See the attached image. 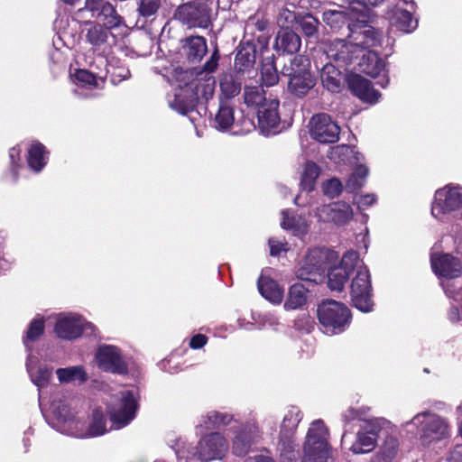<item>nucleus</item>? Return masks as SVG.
I'll return each mask as SVG.
<instances>
[{
    "mask_svg": "<svg viewBox=\"0 0 462 462\" xmlns=\"http://www.w3.org/2000/svg\"><path fill=\"white\" fill-rule=\"evenodd\" d=\"M75 15L88 25L85 30V39L95 52L105 54L116 44V36L111 30L120 26L123 19L109 2L86 0L85 6L79 8Z\"/></svg>",
    "mask_w": 462,
    "mask_h": 462,
    "instance_id": "nucleus-1",
    "label": "nucleus"
},
{
    "mask_svg": "<svg viewBox=\"0 0 462 462\" xmlns=\"http://www.w3.org/2000/svg\"><path fill=\"white\" fill-rule=\"evenodd\" d=\"M317 318L320 330L328 336L345 332L351 324L350 309L335 300H323L317 309Z\"/></svg>",
    "mask_w": 462,
    "mask_h": 462,
    "instance_id": "nucleus-2",
    "label": "nucleus"
},
{
    "mask_svg": "<svg viewBox=\"0 0 462 462\" xmlns=\"http://www.w3.org/2000/svg\"><path fill=\"white\" fill-rule=\"evenodd\" d=\"M337 259V254L333 250L320 247L309 249L295 275L304 282L313 284L321 283L326 278V273L330 264Z\"/></svg>",
    "mask_w": 462,
    "mask_h": 462,
    "instance_id": "nucleus-3",
    "label": "nucleus"
},
{
    "mask_svg": "<svg viewBox=\"0 0 462 462\" xmlns=\"http://www.w3.org/2000/svg\"><path fill=\"white\" fill-rule=\"evenodd\" d=\"M327 436L328 430L323 420H317L311 423L307 433L301 462H328L331 450Z\"/></svg>",
    "mask_w": 462,
    "mask_h": 462,
    "instance_id": "nucleus-4",
    "label": "nucleus"
},
{
    "mask_svg": "<svg viewBox=\"0 0 462 462\" xmlns=\"http://www.w3.org/2000/svg\"><path fill=\"white\" fill-rule=\"evenodd\" d=\"M138 402L132 391L121 392L117 399L107 407L112 430L127 426L136 415Z\"/></svg>",
    "mask_w": 462,
    "mask_h": 462,
    "instance_id": "nucleus-5",
    "label": "nucleus"
},
{
    "mask_svg": "<svg viewBox=\"0 0 462 462\" xmlns=\"http://www.w3.org/2000/svg\"><path fill=\"white\" fill-rule=\"evenodd\" d=\"M353 306L362 312H370L374 306L371 274L366 266L357 270L350 286Z\"/></svg>",
    "mask_w": 462,
    "mask_h": 462,
    "instance_id": "nucleus-6",
    "label": "nucleus"
},
{
    "mask_svg": "<svg viewBox=\"0 0 462 462\" xmlns=\"http://www.w3.org/2000/svg\"><path fill=\"white\" fill-rule=\"evenodd\" d=\"M211 11L206 3H186L177 8L174 18L189 29H207L212 24Z\"/></svg>",
    "mask_w": 462,
    "mask_h": 462,
    "instance_id": "nucleus-7",
    "label": "nucleus"
},
{
    "mask_svg": "<svg viewBox=\"0 0 462 462\" xmlns=\"http://www.w3.org/2000/svg\"><path fill=\"white\" fill-rule=\"evenodd\" d=\"M347 38L356 48L370 50L381 46L383 32L365 21H357L347 24Z\"/></svg>",
    "mask_w": 462,
    "mask_h": 462,
    "instance_id": "nucleus-8",
    "label": "nucleus"
},
{
    "mask_svg": "<svg viewBox=\"0 0 462 462\" xmlns=\"http://www.w3.org/2000/svg\"><path fill=\"white\" fill-rule=\"evenodd\" d=\"M358 254L355 251H347L344 254L339 264L332 266L326 273L328 286L331 291H342L346 282L355 270L358 260Z\"/></svg>",
    "mask_w": 462,
    "mask_h": 462,
    "instance_id": "nucleus-9",
    "label": "nucleus"
},
{
    "mask_svg": "<svg viewBox=\"0 0 462 462\" xmlns=\"http://www.w3.org/2000/svg\"><path fill=\"white\" fill-rule=\"evenodd\" d=\"M462 210V193L455 188L445 187L436 191L431 206L434 217L458 212Z\"/></svg>",
    "mask_w": 462,
    "mask_h": 462,
    "instance_id": "nucleus-10",
    "label": "nucleus"
},
{
    "mask_svg": "<svg viewBox=\"0 0 462 462\" xmlns=\"http://www.w3.org/2000/svg\"><path fill=\"white\" fill-rule=\"evenodd\" d=\"M227 448L228 444L224 435L219 432H211L198 442L195 456L205 462L221 459Z\"/></svg>",
    "mask_w": 462,
    "mask_h": 462,
    "instance_id": "nucleus-11",
    "label": "nucleus"
},
{
    "mask_svg": "<svg viewBox=\"0 0 462 462\" xmlns=\"http://www.w3.org/2000/svg\"><path fill=\"white\" fill-rule=\"evenodd\" d=\"M310 132L311 137L320 143H334L339 139L340 127L330 116L321 113L311 117Z\"/></svg>",
    "mask_w": 462,
    "mask_h": 462,
    "instance_id": "nucleus-12",
    "label": "nucleus"
},
{
    "mask_svg": "<svg viewBox=\"0 0 462 462\" xmlns=\"http://www.w3.org/2000/svg\"><path fill=\"white\" fill-rule=\"evenodd\" d=\"M94 332L95 327L86 322L81 317L77 315L60 316L55 325V333L62 339H75L82 335L85 330Z\"/></svg>",
    "mask_w": 462,
    "mask_h": 462,
    "instance_id": "nucleus-13",
    "label": "nucleus"
},
{
    "mask_svg": "<svg viewBox=\"0 0 462 462\" xmlns=\"http://www.w3.org/2000/svg\"><path fill=\"white\" fill-rule=\"evenodd\" d=\"M430 265L438 277L455 279L462 274V262L450 254H431Z\"/></svg>",
    "mask_w": 462,
    "mask_h": 462,
    "instance_id": "nucleus-14",
    "label": "nucleus"
},
{
    "mask_svg": "<svg viewBox=\"0 0 462 462\" xmlns=\"http://www.w3.org/2000/svg\"><path fill=\"white\" fill-rule=\"evenodd\" d=\"M261 431L255 423H245L236 432L232 441L233 453L244 457L250 452L252 447L259 442Z\"/></svg>",
    "mask_w": 462,
    "mask_h": 462,
    "instance_id": "nucleus-15",
    "label": "nucleus"
},
{
    "mask_svg": "<svg viewBox=\"0 0 462 462\" xmlns=\"http://www.w3.org/2000/svg\"><path fill=\"white\" fill-rule=\"evenodd\" d=\"M96 359L99 368L106 372L124 374L126 371L121 352L115 346H99L96 353Z\"/></svg>",
    "mask_w": 462,
    "mask_h": 462,
    "instance_id": "nucleus-16",
    "label": "nucleus"
},
{
    "mask_svg": "<svg viewBox=\"0 0 462 462\" xmlns=\"http://www.w3.org/2000/svg\"><path fill=\"white\" fill-rule=\"evenodd\" d=\"M280 102L278 99H270L263 103L257 110L258 126L262 133L269 134L276 133L281 123L279 113Z\"/></svg>",
    "mask_w": 462,
    "mask_h": 462,
    "instance_id": "nucleus-17",
    "label": "nucleus"
},
{
    "mask_svg": "<svg viewBox=\"0 0 462 462\" xmlns=\"http://www.w3.org/2000/svg\"><path fill=\"white\" fill-rule=\"evenodd\" d=\"M181 50L189 64H199L208 53V44L205 37L190 35L180 41Z\"/></svg>",
    "mask_w": 462,
    "mask_h": 462,
    "instance_id": "nucleus-18",
    "label": "nucleus"
},
{
    "mask_svg": "<svg viewBox=\"0 0 462 462\" xmlns=\"http://www.w3.org/2000/svg\"><path fill=\"white\" fill-rule=\"evenodd\" d=\"M381 429L379 426L367 423L356 434V440L350 450L354 454H365L373 451L377 445V438Z\"/></svg>",
    "mask_w": 462,
    "mask_h": 462,
    "instance_id": "nucleus-19",
    "label": "nucleus"
},
{
    "mask_svg": "<svg viewBox=\"0 0 462 462\" xmlns=\"http://www.w3.org/2000/svg\"><path fill=\"white\" fill-rule=\"evenodd\" d=\"M420 434L423 444H430L449 437L448 424L439 416H431L424 423Z\"/></svg>",
    "mask_w": 462,
    "mask_h": 462,
    "instance_id": "nucleus-20",
    "label": "nucleus"
},
{
    "mask_svg": "<svg viewBox=\"0 0 462 462\" xmlns=\"http://www.w3.org/2000/svg\"><path fill=\"white\" fill-rule=\"evenodd\" d=\"M348 87L353 95L365 102L376 103L381 96L379 91L374 88L370 80L357 74L350 77Z\"/></svg>",
    "mask_w": 462,
    "mask_h": 462,
    "instance_id": "nucleus-21",
    "label": "nucleus"
},
{
    "mask_svg": "<svg viewBox=\"0 0 462 462\" xmlns=\"http://www.w3.org/2000/svg\"><path fill=\"white\" fill-rule=\"evenodd\" d=\"M356 47L354 45L352 41L349 40L346 42L344 40L336 39L328 46L327 50V55L333 60L341 63L343 66H346L353 62L354 59L358 58L356 55Z\"/></svg>",
    "mask_w": 462,
    "mask_h": 462,
    "instance_id": "nucleus-22",
    "label": "nucleus"
},
{
    "mask_svg": "<svg viewBox=\"0 0 462 462\" xmlns=\"http://www.w3.org/2000/svg\"><path fill=\"white\" fill-rule=\"evenodd\" d=\"M320 212L324 215L328 221H331L336 225H345L348 223L354 216L351 206L345 201H336L328 205H323Z\"/></svg>",
    "mask_w": 462,
    "mask_h": 462,
    "instance_id": "nucleus-23",
    "label": "nucleus"
},
{
    "mask_svg": "<svg viewBox=\"0 0 462 462\" xmlns=\"http://www.w3.org/2000/svg\"><path fill=\"white\" fill-rule=\"evenodd\" d=\"M256 60V47L250 42H241L235 57V68L238 72L251 70Z\"/></svg>",
    "mask_w": 462,
    "mask_h": 462,
    "instance_id": "nucleus-24",
    "label": "nucleus"
},
{
    "mask_svg": "<svg viewBox=\"0 0 462 462\" xmlns=\"http://www.w3.org/2000/svg\"><path fill=\"white\" fill-rule=\"evenodd\" d=\"M281 74L286 79L300 78L313 74L310 59L305 55H296L285 63L282 68Z\"/></svg>",
    "mask_w": 462,
    "mask_h": 462,
    "instance_id": "nucleus-25",
    "label": "nucleus"
},
{
    "mask_svg": "<svg viewBox=\"0 0 462 462\" xmlns=\"http://www.w3.org/2000/svg\"><path fill=\"white\" fill-rule=\"evenodd\" d=\"M359 70L372 78H376L385 70V62L375 51L369 50L362 55L358 63Z\"/></svg>",
    "mask_w": 462,
    "mask_h": 462,
    "instance_id": "nucleus-26",
    "label": "nucleus"
},
{
    "mask_svg": "<svg viewBox=\"0 0 462 462\" xmlns=\"http://www.w3.org/2000/svg\"><path fill=\"white\" fill-rule=\"evenodd\" d=\"M300 45V37L295 32L289 28H282L279 30L274 43V47L278 51L293 54L299 51Z\"/></svg>",
    "mask_w": 462,
    "mask_h": 462,
    "instance_id": "nucleus-27",
    "label": "nucleus"
},
{
    "mask_svg": "<svg viewBox=\"0 0 462 462\" xmlns=\"http://www.w3.org/2000/svg\"><path fill=\"white\" fill-rule=\"evenodd\" d=\"M260 294L273 303L280 304L282 301L284 291L273 279L261 275L257 281Z\"/></svg>",
    "mask_w": 462,
    "mask_h": 462,
    "instance_id": "nucleus-28",
    "label": "nucleus"
},
{
    "mask_svg": "<svg viewBox=\"0 0 462 462\" xmlns=\"http://www.w3.org/2000/svg\"><path fill=\"white\" fill-rule=\"evenodd\" d=\"M317 79L314 74H308L300 78L287 79V90L295 97L303 98L316 86Z\"/></svg>",
    "mask_w": 462,
    "mask_h": 462,
    "instance_id": "nucleus-29",
    "label": "nucleus"
},
{
    "mask_svg": "<svg viewBox=\"0 0 462 462\" xmlns=\"http://www.w3.org/2000/svg\"><path fill=\"white\" fill-rule=\"evenodd\" d=\"M235 123V106L233 101L219 100L217 112L213 125L218 130H228Z\"/></svg>",
    "mask_w": 462,
    "mask_h": 462,
    "instance_id": "nucleus-30",
    "label": "nucleus"
},
{
    "mask_svg": "<svg viewBox=\"0 0 462 462\" xmlns=\"http://www.w3.org/2000/svg\"><path fill=\"white\" fill-rule=\"evenodd\" d=\"M342 72L331 63L323 66L320 73L322 86L332 93H338L342 87Z\"/></svg>",
    "mask_w": 462,
    "mask_h": 462,
    "instance_id": "nucleus-31",
    "label": "nucleus"
},
{
    "mask_svg": "<svg viewBox=\"0 0 462 462\" xmlns=\"http://www.w3.org/2000/svg\"><path fill=\"white\" fill-rule=\"evenodd\" d=\"M308 290L300 283L292 284L288 292V298L284 302L286 310H294L302 308L307 303Z\"/></svg>",
    "mask_w": 462,
    "mask_h": 462,
    "instance_id": "nucleus-32",
    "label": "nucleus"
},
{
    "mask_svg": "<svg viewBox=\"0 0 462 462\" xmlns=\"http://www.w3.org/2000/svg\"><path fill=\"white\" fill-rule=\"evenodd\" d=\"M302 416V412L297 406H291L282 419L280 433L295 435Z\"/></svg>",
    "mask_w": 462,
    "mask_h": 462,
    "instance_id": "nucleus-33",
    "label": "nucleus"
},
{
    "mask_svg": "<svg viewBox=\"0 0 462 462\" xmlns=\"http://www.w3.org/2000/svg\"><path fill=\"white\" fill-rule=\"evenodd\" d=\"M261 80L263 85L266 87H273L279 82V74L273 54L262 61Z\"/></svg>",
    "mask_w": 462,
    "mask_h": 462,
    "instance_id": "nucleus-34",
    "label": "nucleus"
},
{
    "mask_svg": "<svg viewBox=\"0 0 462 462\" xmlns=\"http://www.w3.org/2000/svg\"><path fill=\"white\" fill-rule=\"evenodd\" d=\"M56 374L59 381L62 383L74 382L82 383L88 380V374L80 365L59 368L56 371Z\"/></svg>",
    "mask_w": 462,
    "mask_h": 462,
    "instance_id": "nucleus-35",
    "label": "nucleus"
},
{
    "mask_svg": "<svg viewBox=\"0 0 462 462\" xmlns=\"http://www.w3.org/2000/svg\"><path fill=\"white\" fill-rule=\"evenodd\" d=\"M45 147L39 142L32 144L28 151V164L34 171L39 172L46 164Z\"/></svg>",
    "mask_w": 462,
    "mask_h": 462,
    "instance_id": "nucleus-36",
    "label": "nucleus"
},
{
    "mask_svg": "<svg viewBox=\"0 0 462 462\" xmlns=\"http://www.w3.org/2000/svg\"><path fill=\"white\" fill-rule=\"evenodd\" d=\"M221 95L219 100H230L241 91V83L230 74L224 75L220 79Z\"/></svg>",
    "mask_w": 462,
    "mask_h": 462,
    "instance_id": "nucleus-37",
    "label": "nucleus"
},
{
    "mask_svg": "<svg viewBox=\"0 0 462 462\" xmlns=\"http://www.w3.org/2000/svg\"><path fill=\"white\" fill-rule=\"evenodd\" d=\"M320 174V168L319 165L312 162L308 161L305 165L300 177V185L304 190L311 191L314 189L316 180Z\"/></svg>",
    "mask_w": 462,
    "mask_h": 462,
    "instance_id": "nucleus-38",
    "label": "nucleus"
},
{
    "mask_svg": "<svg viewBox=\"0 0 462 462\" xmlns=\"http://www.w3.org/2000/svg\"><path fill=\"white\" fill-rule=\"evenodd\" d=\"M233 415L228 412L211 411L203 419V425L206 429H219L230 424Z\"/></svg>",
    "mask_w": 462,
    "mask_h": 462,
    "instance_id": "nucleus-39",
    "label": "nucleus"
},
{
    "mask_svg": "<svg viewBox=\"0 0 462 462\" xmlns=\"http://www.w3.org/2000/svg\"><path fill=\"white\" fill-rule=\"evenodd\" d=\"M399 442L394 437L386 438L380 451L374 457V462H392L398 453Z\"/></svg>",
    "mask_w": 462,
    "mask_h": 462,
    "instance_id": "nucleus-40",
    "label": "nucleus"
},
{
    "mask_svg": "<svg viewBox=\"0 0 462 462\" xmlns=\"http://www.w3.org/2000/svg\"><path fill=\"white\" fill-rule=\"evenodd\" d=\"M278 451L282 462L284 460L292 461L295 459L294 435L279 433Z\"/></svg>",
    "mask_w": 462,
    "mask_h": 462,
    "instance_id": "nucleus-41",
    "label": "nucleus"
},
{
    "mask_svg": "<svg viewBox=\"0 0 462 462\" xmlns=\"http://www.w3.org/2000/svg\"><path fill=\"white\" fill-rule=\"evenodd\" d=\"M245 103L248 106H255L257 109L269 100L265 97V92L262 86H245L244 89Z\"/></svg>",
    "mask_w": 462,
    "mask_h": 462,
    "instance_id": "nucleus-42",
    "label": "nucleus"
},
{
    "mask_svg": "<svg viewBox=\"0 0 462 462\" xmlns=\"http://www.w3.org/2000/svg\"><path fill=\"white\" fill-rule=\"evenodd\" d=\"M369 170L363 164L357 165L346 180V187L349 191H356L364 187Z\"/></svg>",
    "mask_w": 462,
    "mask_h": 462,
    "instance_id": "nucleus-43",
    "label": "nucleus"
},
{
    "mask_svg": "<svg viewBox=\"0 0 462 462\" xmlns=\"http://www.w3.org/2000/svg\"><path fill=\"white\" fill-rule=\"evenodd\" d=\"M107 432L106 419L99 410H95L92 414V421L88 426L86 437H98Z\"/></svg>",
    "mask_w": 462,
    "mask_h": 462,
    "instance_id": "nucleus-44",
    "label": "nucleus"
},
{
    "mask_svg": "<svg viewBox=\"0 0 462 462\" xmlns=\"http://www.w3.org/2000/svg\"><path fill=\"white\" fill-rule=\"evenodd\" d=\"M413 16L412 14L404 9H397L393 15V24L401 31L404 32H411L415 27L417 22H415V25H413Z\"/></svg>",
    "mask_w": 462,
    "mask_h": 462,
    "instance_id": "nucleus-45",
    "label": "nucleus"
},
{
    "mask_svg": "<svg viewBox=\"0 0 462 462\" xmlns=\"http://www.w3.org/2000/svg\"><path fill=\"white\" fill-rule=\"evenodd\" d=\"M297 25L305 36L312 37L318 33L319 21L311 14L308 13L300 15Z\"/></svg>",
    "mask_w": 462,
    "mask_h": 462,
    "instance_id": "nucleus-46",
    "label": "nucleus"
},
{
    "mask_svg": "<svg viewBox=\"0 0 462 462\" xmlns=\"http://www.w3.org/2000/svg\"><path fill=\"white\" fill-rule=\"evenodd\" d=\"M323 21L333 30H339L350 23L344 12L328 10L323 13Z\"/></svg>",
    "mask_w": 462,
    "mask_h": 462,
    "instance_id": "nucleus-47",
    "label": "nucleus"
},
{
    "mask_svg": "<svg viewBox=\"0 0 462 462\" xmlns=\"http://www.w3.org/2000/svg\"><path fill=\"white\" fill-rule=\"evenodd\" d=\"M31 360L27 363V370L30 374L32 382L39 388H42L49 383L52 371L47 367H39L35 372H33L31 367Z\"/></svg>",
    "mask_w": 462,
    "mask_h": 462,
    "instance_id": "nucleus-48",
    "label": "nucleus"
},
{
    "mask_svg": "<svg viewBox=\"0 0 462 462\" xmlns=\"http://www.w3.org/2000/svg\"><path fill=\"white\" fill-rule=\"evenodd\" d=\"M74 79L79 89L97 85L96 76L86 69H77Z\"/></svg>",
    "mask_w": 462,
    "mask_h": 462,
    "instance_id": "nucleus-49",
    "label": "nucleus"
},
{
    "mask_svg": "<svg viewBox=\"0 0 462 462\" xmlns=\"http://www.w3.org/2000/svg\"><path fill=\"white\" fill-rule=\"evenodd\" d=\"M43 320L42 319H34L28 328L26 337L23 340L24 345L28 346L29 342L37 339L43 333Z\"/></svg>",
    "mask_w": 462,
    "mask_h": 462,
    "instance_id": "nucleus-50",
    "label": "nucleus"
},
{
    "mask_svg": "<svg viewBox=\"0 0 462 462\" xmlns=\"http://www.w3.org/2000/svg\"><path fill=\"white\" fill-rule=\"evenodd\" d=\"M322 189L324 195L330 199H334L342 193L343 185L337 178H331L323 184Z\"/></svg>",
    "mask_w": 462,
    "mask_h": 462,
    "instance_id": "nucleus-51",
    "label": "nucleus"
},
{
    "mask_svg": "<svg viewBox=\"0 0 462 462\" xmlns=\"http://www.w3.org/2000/svg\"><path fill=\"white\" fill-rule=\"evenodd\" d=\"M300 15V14L290 11L289 9H282L278 17V23L280 24L281 29L289 28V26L293 23L297 24Z\"/></svg>",
    "mask_w": 462,
    "mask_h": 462,
    "instance_id": "nucleus-52",
    "label": "nucleus"
},
{
    "mask_svg": "<svg viewBox=\"0 0 462 462\" xmlns=\"http://www.w3.org/2000/svg\"><path fill=\"white\" fill-rule=\"evenodd\" d=\"M281 226L285 230L298 232L300 229V220L295 216H290L286 210L282 212Z\"/></svg>",
    "mask_w": 462,
    "mask_h": 462,
    "instance_id": "nucleus-53",
    "label": "nucleus"
},
{
    "mask_svg": "<svg viewBox=\"0 0 462 462\" xmlns=\"http://www.w3.org/2000/svg\"><path fill=\"white\" fill-rule=\"evenodd\" d=\"M368 408H359L356 409L353 407L348 408L342 415L343 421L347 424L353 420H361L364 419L366 414Z\"/></svg>",
    "mask_w": 462,
    "mask_h": 462,
    "instance_id": "nucleus-54",
    "label": "nucleus"
},
{
    "mask_svg": "<svg viewBox=\"0 0 462 462\" xmlns=\"http://www.w3.org/2000/svg\"><path fill=\"white\" fill-rule=\"evenodd\" d=\"M220 53L217 45L215 46L209 59L204 63L202 69L207 73H213L218 67Z\"/></svg>",
    "mask_w": 462,
    "mask_h": 462,
    "instance_id": "nucleus-55",
    "label": "nucleus"
},
{
    "mask_svg": "<svg viewBox=\"0 0 462 462\" xmlns=\"http://www.w3.org/2000/svg\"><path fill=\"white\" fill-rule=\"evenodd\" d=\"M268 244L270 246V254L272 256H278V255H280V254L282 251H287V248H286L287 243L282 242V241L278 240L277 238L271 237L268 240Z\"/></svg>",
    "mask_w": 462,
    "mask_h": 462,
    "instance_id": "nucleus-56",
    "label": "nucleus"
},
{
    "mask_svg": "<svg viewBox=\"0 0 462 462\" xmlns=\"http://www.w3.org/2000/svg\"><path fill=\"white\" fill-rule=\"evenodd\" d=\"M53 412L62 420L67 421L72 418L70 410L66 406H60L56 402L52 403Z\"/></svg>",
    "mask_w": 462,
    "mask_h": 462,
    "instance_id": "nucleus-57",
    "label": "nucleus"
},
{
    "mask_svg": "<svg viewBox=\"0 0 462 462\" xmlns=\"http://www.w3.org/2000/svg\"><path fill=\"white\" fill-rule=\"evenodd\" d=\"M376 196L374 194H365L360 196L356 203L360 209H365L376 202Z\"/></svg>",
    "mask_w": 462,
    "mask_h": 462,
    "instance_id": "nucleus-58",
    "label": "nucleus"
},
{
    "mask_svg": "<svg viewBox=\"0 0 462 462\" xmlns=\"http://www.w3.org/2000/svg\"><path fill=\"white\" fill-rule=\"evenodd\" d=\"M208 340V338L206 335L196 334L190 338L189 345L192 349H199L207 344Z\"/></svg>",
    "mask_w": 462,
    "mask_h": 462,
    "instance_id": "nucleus-59",
    "label": "nucleus"
},
{
    "mask_svg": "<svg viewBox=\"0 0 462 462\" xmlns=\"http://www.w3.org/2000/svg\"><path fill=\"white\" fill-rule=\"evenodd\" d=\"M162 0H146V17L154 14L160 8Z\"/></svg>",
    "mask_w": 462,
    "mask_h": 462,
    "instance_id": "nucleus-60",
    "label": "nucleus"
},
{
    "mask_svg": "<svg viewBox=\"0 0 462 462\" xmlns=\"http://www.w3.org/2000/svg\"><path fill=\"white\" fill-rule=\"evenodd\" d=\"M20 152L21 150L17 147H14L9 151V157L12 165V171L16 179V170H15V162L20 160Z\"/></svg>",
    "mask_w": 462,
    "mask_h": 462,
    "instance_id": "nucleus-61",
    "label": "nucleus"
},
{
    "mask_svg": "<svg viewBox=\"0 0 462 462\" xmlns=\"http://www.w3.org/2000/svg\"><path fill=\"white\" fill-rule=\"evenodd\" d=\"M448 319L453 322H458L460 320L459 309L457 306H451L448 311Z\"/></svg>",
    "mask_w": 462,
    "mask_h": 462,
    "instance_id": "nucleus-62",
    "label": "nucleus"
},
{
    "mask_svg": "<svg viewBox=\"0 0 462 462\" xmlns=\"http://www.w3.org/2000/svg\"><path fill=\"white\" fill-rule=\"evenodd\" d=\"M245 462H275L273 458L270 457H265L263 455H258L254 457H249L245 459Z\"/></svg>",
    "mask_w": 462,
    "mask_h": 462,
    "instance_id": "nucleus-63",
    "label": "nucleus"
},
{
    "mask_svg": "<svg viewBox=\"0 0 462 462\" xmlns=\"http://www.w3.org/2000/svg\"><path fill=\"white\" fill-rule=\"evenodd\" d=\"M269 36L268 35H260L257 38L258 42L261 44L262 48L268 49V43H269Z\"/></svg>",
    "mask_w": 462,
    "mask_h": 462,
    "instance_id": "nucleus-64",
    "label": "nucleus"
}]
</instances>
